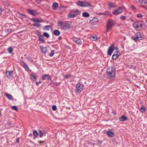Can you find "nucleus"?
Masks as SVG:
<instances>
[{
    "label": "nucleus",
    "instance_id": "f257e3e1",
    "mask_svg": "<svg viewBox=\"0 0 147 147\" xmlns=\"http://www.w3.org/2000/svg\"><path fill=\"white\" fill-rule=\"evenodd\" d=\"M80 14V12L78 9H74L70 10L67 16L68 18H74Z\"/></svg>",
    "mask_w": 147,
    "mask_h": 147
},
{
    "label": "nucleus",
    "instance_id": "f03ea898",
    "mask_svg": "<svg viewBox=\"0 0 147 147\" xmlns=\"http://www.w3.org/2000/svg\"><path fill=\"white\" fill-rule=\"evenodd\" d=\"M76 4L78 6L82 7H89L91 6L90 3L80 1L77 2Z\"/></svg>",
    "mask_w": 147,
    "mask_h": 147
},
{
    "label": "nucleus",
    "instance_id": "7ed1b4c3",
    "mask_svg": "<svg viewBox=\"0 0 147 147\" xmlns=\"http://www.w3.org/2000/svg\"><path fill=\"white\" fill-rule=\"evenodd\" d=\"M142 23L141 21L136 22L134 23L133 24V26L136 30H138L140 28L142 27Z\"/></svg>",
    "mask_w": 147,
    "mask_h": 147
},
{
    "label": "nucleus",
    "instance_id": "20e7f679",
    "mask_svg": "<svg viewBox=\"0 0 147 147\" xmlns=\"http://www.w3.org/2000/svg\"><path fill=\"white\" fill-rule=\"evenodd\" d=\"M84 85L80 83H78L76 85V91L78 93H80L83 90Z\"/></svg>",
    "mask_w": 147,
    "mask_h": 147
},
{
    "label": "nucleus",
    "instance_id": "39448f33",
    "mask_svg": "<svg viewBox=\"0 0 147 147\" xmlns=\"http://www.w3.org/2000/svg\"><path fill=\"white\" fill-rule=\"evenodd\" d=\"M32 20L34 22L33 25L37 27H40V25L39 23L42 22V20L41 19H32Z\"/></svg>",
    "mask_w": 147,
    "mask_h": 147
},
{
    "label": "nucleus",
    "instance_id": "423d86ee",
    "mask_svg": "<svg viewBox=\"0 0 147 147\" xmlns=\"http://www.w3.org/2000/svg\"><path fill=\"white\" fill-rule=\"evenodd\" d=\"M132 38L135 41L140 40L142 39V35L139 32L137 33L135 36H132Z\"/></svg>",
    "mask_w": 147,
    "mask_h": 147
},
{
    "label": "nucleus",
    "instance_id": "0eeeda50",
    "mask_svg": "<svg viewBox=\"0 0 147 147\" xmlns=\"http://www.w3.org/2000/svg\"><path fill=\"white\" fill-rule=\"evenodd\" d=\"M67 23L65 22H63L62 21H59L57 23L58 26L61 27L63 29H64L67 27Z\"/></svg>",
    "mask_w": 147,
    "mask_h": 147
},
{
    "label": "nucleus",
    "instance_id": "6e6552de",
    "mask_svg": "<svg viewBox=\"0 0 147 147\" xmlns=\"http://www.w3.org/2000/svg\"><path fill=\"white\" fill-rule=\"evenodd\" d=\"M123 10V9L122 7H119L118 9L113 11V13L115 15H117L121 13Z\"/></svg>",
    "mask_w": 147,
    "mask_h": 147
},
{
    "label": "nucleus",
    "instance_id": "1a4fd4ad",
    "mask_svg": "<svg viewBox=\"0 0 147 147\" xmlns=\"http://www.w3.org/2000/svg\"><path fill=\"white\" fill-rule=\"evenodd\" d=\"M115 70L114 68H112L111 70V80L115 79Z\"/></svg>",
    "mask_w": 147,
    "mask_h": 147
},
{
    "label": "nucleus",
    "instance_id": "9d476101",
    "mask_svg": "<svg viewBox=\"0 0 147 147\" xmlns=\"http://www.w3.org/2000/svg\"><path fill=\"white\" fill-rule=\"evenodd\" d=\"M114 51V54H120L118 49L117 48H114L113 46L112 45L111 46V55Z\"/></svg>",
    "mask_w": 147,
    "mask_h": 147
},
{
    "label": "nucleus",
    "instance_id": "9b49d317",
    "mask_svg": "<svg viewBox=\"0 0 147 147\" xmlns=\"http://www.w3.org/2000/svg\"><path fill=\"white\" fill-rule=\"evenodd\" d=\"M27 11L29 13L34 16H36L38 14V13L34 10L27 9Z\"/></svg>",
    "mask_w": 147,
    "mask_h": 147
},
{
    "label": "nucleus",
    "instance_id": "f8f14e48",
    "mask_svg": "<svg viewBox=\"0 0 147 147\" xmlns=\"http://www.w3.org/2000/svg\"><path fill=\"white\" fill-rule=\"evenodd\" d=\"M73 40L75 43L78 45H80L82 43V41L80 39L77 38H73Z\"/></svg>",
    "mask_w": 147,
    "mask_h": 147
},
{
    "label": "nucleus",
    "instance_id": "ddd939ff",
    "mask_svg": "<svg viewBox=\"0 0 147 147\" xmlns=\"http://www.w3.org/2000/svg\"><path fill=\"white\" fill-rule=\"evenodd\" d=\"M98 20L97 18H93L90 21V23L92 25H94L96 24L98 22Z\"/></svg>",
    "mask_w": 147,
    "mask_h": 147
},
{
    "label": "nucleus",
    "instance_id": "4468645a",
    "mask_svg": "<svg viewBox=\"0 0 147 147\" xmlns=\"http://www.w3.org/2000/svg\"><path fill=\"white\" fill-rule=\"evenodd\" d=\"M12 71H7L6 72L5 74L7 78H10L12 77L13 76Z\"/></svg>",
    "mask_w": 147,
    "mask_h": 147
},
{
    "label": "nucleus",
    "instance_id": "2eb2a0df",
    "mask_svg": "<svg viewBox=\"0 0 147 147\" xmlns=\"http://www.w3.org/2000/svg\"><path fill=\"white\" fill-rule=\"evenodd\" d=\"M30 79L32 81L34 82L36 80V75L34 73H32L30 75Z\"/></svg>",
    "mask_w": 147,
    "mask_h": 147
},
{
    "label": "nucleus",
    "instance_id": "dca6fc26",
    "mask_svg": "<svg viewBox=\"0 0 147 147\" xmlns=\"http://www.w3.org/2000/svg\"><path fill=\"white\" fill-rule=\"evenodd\" d=\"M119 120L121 121H124L126 120H127L128 118L125 117V115H123L119 117Z\"/></svg>",
    "mask_w": 147,
    "mask_h": 147
},
{
    "label": "nucleus",
    "instance_id": "f3484780",
    "mask_svg": "<svg viewBox=\"0 0 147 147\" xmlns=\"http://www.w3.org/2000/svg\"><path fill=\"white\" fill-rule=\"evenodd\" d=\"M110 29V21L109 20L107 24L106 30L107 32H108Z\"/></svg>",
    "mask_w": 147,
    "mask_h": 147
},
{
    "label": "nucleus",
    "instance_id": "a211bd4d",
    "mask_svg": "<svg viewBox=\"0 0 147 147\" xmlns=\"http://www.w3.org/2000/svg\"><path fill=\"white\" fill-rule=\"evenodd\" d=\"M42 79L43 80H45L46 79H49L51 80V78L50 77V76L48 74H46L44 75L42 77Z\"/></svg>",
    "mask_w": 147,
    "mask_h": 147
},
{
    "label": "nucleus",
    "instance_id": "6ab92c4d",
    "mask_svg": "<svg viewBox=\"0 0 147 147\" xmlns=\"http://www.w3.org/2000/svg\"><path fill=\"white\" fill-rule=\"evenodd\" d=\"M40 48L42 53H45L47 51V48L46 47H44L43 46H40Z\"/></svg>",
    "mask_w": 147,
    "mask_h": 147
},
{
    "label": "nucleus",
    "instance_id": "aec40b11",
    "mask_svg": "<svg viewBox=\"0 0 147 147\" xmlns=\"http://www.w3.org/2000/svg\"><path fill=\"white\" fill-rule=\"evenodd\" d=\"M97 37L96 35H92L90 37V39L91 40L95 41L97 40Z\"/></svg>",
    "mask_w": 147,
    "mask_h": 147
},
{
    "label": "nucleus",
    "instance_id": "412c9836",
    "mask_svg": "<svg viewBox=\"0 0 147 147\" xmlns=\"http://www.w3.org/2000/svg\"><path fill=\"white\" fill-rule=\"evenodd\" d=\"M82 16L84 18H88L90 16V14L87 12H84L82 13Z\"/></svg>",
    "mask_w": 147,
    "mask_h": 147
},
{
    "label": "nucleus",
    "instance_id": "4be33fe9",
    "mask_svg": "<svg viewBox=\"0 0 147 147\" xmlns=\"http://www.w3.org/2000/svg\"><path fill=\"white\" fill-rule=\"evenodd\" d=\"M58 6V4L56 2L54 3L52 5V8L53 10L56 9L57 8Z\"/></svg>",
    "mask_w": 147,
    "mask_h": 147
},
{
    "label": "nucleus",
    "instance_id": "5701e85b",
    "mask_svg": "<svg viewBox=\"0 0 147 147\" xmlns=\"http://www.w3.org/2000/svg\"><path fill=\"white\" fill-rule=\"evenodd\" d=\"M5 96L9 100H13V98L11 95L7 93H6Z\"/></svg>",
    "mask_w": 147,
    "mask_h": 147
},
{
    "label": "nucleus",
    "instance_id": "b1692460",
    "mask_svg": "<svg viewBox=\"0 0 147 147\" xmlns=\"http://www.w3.org/2000/svg\"><path fill=\"white\" fill-rule=\"evenodd\" d=\"M120 55V54H113L112 56V58L113 59H115L118 58Z\"/></svg>",
    "mask_w": 147,
    "mask_h": 147
},
{
    "label": "nucleus",
    "instance_id": "393cba45",
    "mask_svg": "<svg viewBox=\"0 0 147 147\" xmlns=\"http://www.w3.org/2000/svg\"><path fill=\"white\" fill-rule=\"evenodd\" d=\"M23 66L25 68L26 70L28 71L29 70V68L27 65H26L25 63H23Z\"/></svg>",
    "mask_w": 147,
    "mask_h": 147
},
{
    "label": "nucleus",
    "instance_id": "a878e982",
    "mask_svg": "<svg viewBox=\"0 0 147 147\" xmlns=\"http://www.w3.org/2000/svg\"><path fill=\"white\" fill-rule=\"evenodd\" d=\"M45 132L44 131H39V136L40 137H42L45 134Z\"/></svg>",
    "mask_w": 147,
    "mask_h": 147
},
{
    "label": "nucleus",
    "instance_id": "bb28decb",
    "mask_svg": "<svg viewBox=\"0 0 147 147\" xmlns=\"http://www.w3.org/2000/svg\"><path fill=\"white\" fill-rule=\"evenodd\" d=\"M54 33L56 35L58 36L60 34V32L58 30H55L54 31Z\"/></svg>",
    "mask_w": 147,
    "mask_h": 147
},
{
    "label": "nucleus",
    "instance_id": "cd10ccee",
    "mask_svg": "<svg viewBox=\"0 0 147 147\" xmlns=\"http://www.w3.org/2000/svg\"><path fill=\"white\" fill-rule=\"evenodd\" d=\"M33 135L35 138H36L38 136V134L37 131H34Z\"/></svg>",
    "mask_w": 147,
    "mask_h": 147
},
{
    "label": "nucleus",
    "instance_id": "c85d7f7f",
    "mask_svg": "<svg viewBox=\"0 0 147 147\" xmlns=\"http://www.w3.org/2000/svg\"><path fill=\"white\" fill-rule=\"evenodd\" d=\"M7 51H8V52L9 53H12V51H13V49H12V47H9L7 49Z\"/></svg>",
    "mask_w": 147,
    "mask_h": 147
},
{
    "label": "nucleus",
    "instance_id": "c756f323",
    "mask_svg": "<svg viewBox=\"0 0 147 147\" xmlns=\"http://www.w3.org/2000/svg\"><path fill=\"white\" fill-rule=\"evenodd\" d=\"M55 53V51L53 50L51 51V52L49 54V56L50 57H52Z\"/></svg>",
    "mask_w": 147,
    "mask_h": 147
},
{
    "label": "nucleus",
    "instance_id": "7c9ffc66",
    "mask_svg": "<svg viewBox=\"0 0 147 147\" xmlns=\"http://www.w3.org/2000/svg\"><path fill=\"white\" fill-rule=\"evenodd\" d=\"M39 40L42 43H44L45 42V41L44 40L43 37H42L40 36L39 37Z\"/></svg>",
    "mask_w": 147,
    "mask_h": 147
},
{
    "label": "nucleus",
    "instance_id": "2f4dec72",
    "mask_svg": "<svg viewBox=\"0 0 147 147\" xmlns=\"http://www.w3.org/2000/svg\"><path fill=\"white\" fill-rule=\"evenodd\" d=\"M143 3L144 4V7L147 8V0L143 1Z\"/></svg>",
    "mask_w": 147,
    "mask_h": 147
},
{
    "label": "nucleus",
    "instance_id": "473e14b6",
    "mask_svg": "<svg viewBox=\"0 0 147 147\" xmlns=\"http://www.w3.org/2000/svg\"><path fill=\"white\" fill-rule=\"evenodd\" d=\"M11 108L12 109L14 110H17L18 109L16 106H13L11 107Z\"/></svg>",
    "mask_w": 147,
    "mask_h": 147
},
{
    "label": "nucleus",
    "instance_id": "72a5a7b5",
    "mask_svg": "<svg viewBox=\"0 0 147 147\" xmlns=\"http://www.w3.org/2000/svg\"><path fill=\"white\" fill-rule=\"evenodd\" d=\"M99 15H102V14H103V15H105L107 16L108 15H109V13H108L107 11H106V12H105L103 13H99Z\"/></svg>",
    "mask_w": 147,
    "mask_h": 147
},
{
    "label": "nucleus",
    "instance_id": "f704fd0d",
    "mask_svg": "<svg viewBox=\"0 0 147 147\" xmlns=\"http://www.w3.org/2000/svg\"><path fill=\"white\" fill-rule=\"evenodd\" d=\"M43 35L44 36H45L47 38H48L49 37V35L46 32H44L43 33Z\"/></svg>",
    "mask_w": 147,
    "mask_h": 147
},
{
    "label": "nucleus",
    "instance_id": "c9c22d12",
    "mask_svg": "<svg viewBox=\"0 0 147 147\" xmlns=\"http://www.w3.org/2000/svg\"><path fill=\"white\" fill-rule=\"evenodd\" d=\"M137 16L139 18H142L143 17V15L141 13H139L137 14Z\"/></svg>",
    "mask_w": 147,
    "mask_h": 147
},
{
    "label": "nucleus",
    "instance_id": "e433bc0d",
    "mask_svg": "<svg viewBox=\"0 0 147 147\" xmlns=\"http://www.w3.org/2000/svg\"><path fill=\"white\" fill-rule=\"evenodd\" d=\"M50 27L49 26H44V29H45V30H49V28Z\"/></svg>",
    "mask_w": 147,
    "mask_h": 147
},
{
    "label": "nucleus",
    "instance_id": "4c0bfd02",
    "mask_svg": "<svg viewBox=\"0 0 147 147\" xmlns=\"http://www.w3.org/2000/svg\"><path fill=\"white\" fill-rule=\"evenodd\" d=\"M107 74L108 76H110V71L109 69H108L107 70Z\"/></svg>",
    "mask_w": 147,
    "mask_h": 147
},
{
    "label": "nucleus",
    "instance_id": "58836bf2",
    "mask_svg": "<svg viewBox=\"0 0 147 147\" xmlns=\"http://www.w3.org/2000/svg\"><path fill=\"white\" fill-rule=\"evenodd\" d=\"M52 109L53 110H55L57 109V107L55 105H53L52 107Z\"/></svg>",
    "mask_w": 147,
    "mask_h": 147
},
{
    "label": "nucleus",
    "instance_id": "ea45409f",
    "mask_svg": "<svg viewBox=\"0 0 147 147\" xmlns=\"http://www.w3.org/2000/svg\"><path fill=\"white\" fill-rule=\"evenodd\" d=\"M6 31L8 33V34L11 33L12 32L11 30L10 29L6 30Z\"/></svg>",
    "mask_w": 147,
    "mask_h": 147
},
{
    "label": "nucleus",
    "instance_id": "a19ab883",
    "mask_svg": "<svg viewBox=\"0 0 147 147\" xmlns=\"http://www.w3.org/2000/svg\"><path fill=\"white\" fill-rule=\"evenodd\" d=\"M117 6V5L116 4L111 3V7H116Z\"/></svg>",
    "mask_w": 147,
    "mask_h": 147
},
{
    "label": "nucleus",
    "instance_id": "79ce46f5",
    "mask_svg": "<svg viewBox=\"0 0 147 147\" xmlns=\"http://www.w3.org/2000/svg\"><path fill=\"white\" fill-rule=\"evenodd\" d=\"M146 109L145 107L144 106H142L141 107L140 110H145Z\"/></svg>",
    "mask_w": 147,
    "mask_h": 147
},
{
    "label": "nucleus",
    "instance_id": "37998d69",
    "mask_svg": "<svg viewBox=\"0 0 147 147\" xmlns=\"http://www.w3.org/2000/svg\"><path fill=\"white\" fill-rule=\"evenodd\" d=\"M107 53L109 55H110V47H109V48Z\"/></svg>",
    "mask_w": 147,
    "mask_h": 147
},
{
    "label": "nucleus",
    "instance_id": "c03bdc74",
    "mask_svg": "<svg viewBox=\"0 0 147 147\" xmlns=\"http://www.w3.org/2000/svg\"><path fill=\"white\" fill-rule=\"evenodd\" d=\"M115 136L113 132L111 131V138Z\"/></svg>",
    "mask_w": 147,
    "mask_h": 147
},
{
    "label": "nucleus",
    "instance_id": "a18cd8bd",
    "mask_svg": "<svg viewBox=\"0 0 147 147\" xmlns=\"http://www.w3.org/2000/svg\"><path fill=\"white\" fill-rule=\"evenodd\" d=\"M122 20H125L126 18V17L124 16H122L120 18Z\"/></svg>",
    "mask_w": 147,
    "mask_h": 147
},
{
    "label": "nucleus",
    "instance_id": "49530a36",
    "mask_svg": "<svg viewBox=\"0 0 147 147\" xmlns=\"http://www.w3.org/2000/svg\"><path fill=\"white\" fill-rule=\"evenodd\" d=\"M42 0H36V2L38 4H39L40 3L41 1Z\"/></svg>",
    "mask_w": 147,
    "mask_h": 147
},
{
    "label": "nucleus",
    "instance_id": "de8ad7c7",
    "mask_svg": "<svg viewBox=\"0 0 147 147\" xmlns=\"http://www.w3.org/2000/svg\"><path fill=\"white\" fill-rule=\"evenodd\" d=\"M70 77V75H65L64 76V77L65 78H68L69 77Z\"/></svg>",
    "mask_w": 147,
    "mask_h": 147
},
{
    "label": "nucleus",
    "instance_id": "09e8293b",
    "mask_svg": "<svg viewBox=\"0 0 147 147\" xmlns=\"http://www.w3.org/2000/svg\"><path fill=\"white\" fill-rule=\"evenodd\" d=\"M131 9L133 10H134L135 9V7L134 6V5H131Z\"/></svg>",
    "mask_w": 147,
    "mask_h": 147
},
{
    "label": "nucleus",
    "instance_id": "8fccbe9b",
    "mask_svg": "<svg viewBox=\"0 0 147 147\" xmlns=\"http://www.w3.org/2000/svg\"><path fill=\"white\" fill-rule=\"evenodd\" d=\"M114 23H115L113 22V21L111 22V26H112L113 25Z\"/></svg>",
    "mask_w": 147,
    "mask_h": 147
},
{
    "label": "nucleus",
    "instance_id": "3c124183",
    "mask_svg": "<svg viewBox=\"0 0 147 147\" xmlns=\"http://www.w3.org/2000/svg\"><path fill=\"white\" fill-rule=\"evenodd\" d=\"M41 82L40 81H39V82H36V85H38V84L41 83Z\"/></svg>",
    "mask_w": 147,
    "mask_h": 147
},
{
    "label": "nucleus",
    "instance_id": "603ef678",
    "mask_svg": "<svg viewBox=\"0 0 147 147\" xmlns=\"http://www.w3.org/2000/svg\"><path fill=\"white\" fill-rule=\"evenodd\" d=\"M107 134L108 136H110V132L108 131L107 132Z\"/></svg>",
    "mask_w": 147,
    "mask_h": 147
},
{
    "label": "nucleus",
    "instance_id": "864d4df0",
    "mask_svg": "<svg viewBox=\"0 0 147 147\" xmlns=\"http://www.w3.org/2000/svg\"><path fill=\"white\" fill-rule=\"evenodd\" d=\"M112 140L113 142L114 143V144H115V143H116V144L117 143H116V142H115V140L113 139V140Z\"/></svg>",
    "mask_w": 147,
    "mask_h": 147
},
{
    "label": "nucleus",
    "instance_id": "5fc2aeb1",
    "mask_svg": "<svg viewBox=\"0 0 147 147\" xmlns=\"http://www.w3.org/2000/svg\"><path fill=\"white\" fill-rule=\"evenodd\" d=\"M3 11V10L2 9L1 7L0 6V13H1Z\"/></svg>",
    "mask_w": 147,
    "mask_h": 147
},
{
    "label": "nucleus",
    "instance_id": "6e6d98bb",
    "mask_svg": "<svg viewBox=\"0 0 147 147\" xmlns=\"http://www.w3.org/2000/svg\"><path fill=\"white\" fill-rule=\"evenodd\" d=\"M39 142L40 144L43 143H44V141H39Z\"/></svg>",
    "mask_w": 147,
    "mask_h": 147
},
{
    "label": "nucleus",
    "instance_id": "4d7b16f0",
    "mask_svg": "<svg viewBox=\"0 0 147 147\" xmlns=\"http://www.w3.org/2000/svg\"><path fill=\"white\" fill-rule=\"evenodd\" d=\"M20 16H25V15H23V14H22V13L20 14Z\"/></svg>",
    "mask_w": 147,
    "mask_h": 147
},
{
    "label": "nucleus",
    "instance_id": "13d9d810",
    "mask_svg": "<svg viewBox=\"0 0 147 147\" xmlns=\"http://www.w3.org/2000/svg\"><path fill=\"white\" fill-rule=\"evenodd\" d=\"M19 141V139H17L16 140V142L17 143H18Z\"/></svg>",
    "mask_w": 147,
    "mask_h": 147
},
{
    "label": "nucleus",
    "instance_id": "bf43d9fd",
    "mask_svg": "<svg viewBox=\"0 0 147 147\" xmlns=\"http://www.w3.org/2000/svg\"><path fill=\"white\" fill-rule=\"evenodd\" d=\"M62 38L61 36H59V40L61 39Z\"/></svg>",
    "mask_w": 147,
    "mask_h": 147
},
{
    "label": "nucleus",
    "instance_id": "052dcab7",
    "mask_svg": "<svg viewBox=\"0 0 147 147\" xmlns=\"http://www.w3.org/2000/svg\"><path fill=\"white\" fill-rule=\"evenodd\" d=\"M145 111H140L142 112V113H144L145 112Z\"/></svg>",
    "mask_w": 147,
    "mask_h": 147
},
{
    "label": "nucleus",
    "instance_id": "680f3d73",
    "mask_svg": "<svg viewBox=\"0 0 147 147\" xmlns=\"http://www.w3.org/2000/svg\"><path fill=\"white\" fill-rule=\"evenodd\" d=\"M53 83V82H52L51 81V84H52Z\"/></svg>",
    "mask_w": 147,
    "mask_h": 147
}]
</instances>
